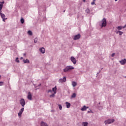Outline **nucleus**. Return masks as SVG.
Segmentation results:
<instances>
[{
  "label": "nucleus",
  "instance_id": "f257e3e1",
  "mask_svg": "<svg viewBox=\"0 0 126 126\" xmlns=\"http://www.w3.org/2000/svg\"><path fill=\"white\" fill-rule=\"evenodd\" d=\"M74 69V67L71 65L66 66L63 69V71L64 72H68L70 71V70Z\"/></svg>",
  "mask_w": 126,
  "mask_h": 126
},
{
  "label": "nucleus",
  "instance_id": "f03ea898",
  "mask_svg": "<svg viewBox=\"0 0 126 126\" xmlns=\"http://www.w3.org/2000/svg\"><path fill=\"white\" fill-rule=\"evenodd\" d=\"M100 22L101 24H99V26H101L102 28L107 26V20L105 18H103Z\"/></svg>",
  "mask_w": 126,
  "mask_h": 126
},
{
  "label": "nucleus",
  "instance_id": "7ed1b4c3",
  "mask_svg": "<svg viewBox=\"0 0 126 126\" xmlns=\"http://www.w3.org/2000/svg\"><path fill=\"white\" fill-rule=\"evenodd\" d=\"M115 122L114 119H108L104 122L105 125H110V124H113Z\"/></svg>",
  "mask_w": 126,
  "mask_h": 126
},
{
  "label": "nucleus",
  "instance_id": "20e7f679",
  "mask_svg": "<svg viewBox=\"0 0 126 126\" xmlns=\"http://www.w3.org/2000/svg\"><path fill=\"white\" fill-rule=\"evenodd\" d=\"M20 104L23 107H24V106H25V105L26 104V102H25V100L24 99V98H22L20 100Z\"/></svg>",
  "mask_w": 126,
  "mask_h": 126
},
{
  "label": "nucleus",
  "instance_id": "39448f33",
  "mask_svg": "<svg viewBox=\"0 0 126 126\" xmlns=\"http://www.w3.org/2000/svg\"><path fill=\"white\" fill-rule=\"evenodd\" d=\"M0 15L3 21H5L6 19H7V18H5V15L4 14L2 13L1 12L0 13Z\"/></svg>",
  "mask_w": 126,
  "mask_h": 126
},
{
  "label": "nucleus",
  "instance_id": "423d86ee",
  "mask_svg": "<svg viewBox=\"0 0 126 126\" xmlns=\"http://www.w3.org/2000/svg\"><path fill=\"white\" fill-rule=\"evenodd\" d=\"M81 37V35L80 34H78L74 36L73 40H79V39H80Z\"/></svg>",
  "mask_w": 126,
  "mask_h": 126
},
{
  "label": "nucleus",
  "instance_id": "0eeeda50",
  "mask_svg": "<svg viewBox=\"0 0 126 126\" xmlns=\"http://www.w3.org/2000/svg\"><path fill=\"white\" fill-rule=\"evenodd\" d=\"M70 61L73 63V64H76V59L73 57H71Z\"/></svg>",
  "mask_w": 126,
  "mask_h": 126
},
{
  "label": "nucleus",
  "instance_id": "6e6552de",
  "mask_svg": "<svg viewBox=\"0 0 126 126\" xmlns=\"http://www.w3.org/2000/svg\"><path fill=\"white\" fill-rule=\"evenodd\" d=\"M66 81V78L64 77L63 78H61L59 79V82L63 83V82H65Z\"/></svg>",
  "mask_w": 126,
  "mask_h": 126
},
{
  "label": "nucleus",
  "instance_id": "1a4fd4ad",
  "mask_svg": "<svg viewBox=\"0 0 126 126\" xmlns=\"http://www.w3.org/2000/svg\"><path fill=\"white\" fill-rule=\"evenodd\" d=\"M27 98L29 100H32V94L30 92L28 93Z\"/></svg>",
  "mask_w": 126,
  "mask_h": 126
},
{
  "label": "nucleus",
  "instance_id": "9d476101",
  "mask_svg": "<svg viewBox=\"0 0 126 126\" xmlns=\"http://www.w3.org/2000/svg\"><path fill=\"white\" fill-rule=\"evenodd\" d=\"M120 63L123 65H124V64H126V59H124L123 60H122L121 61H120Z\"/></svg>",
  "mask_w": 126,
  "mask_h": 126
},
{
  "label": "nucleus",
  "instance_id": "9b49d317",
  "mask_svg": "<svg viewBox=\"0 0 126 126\" xmlns=\"http://www.w3.org/2000/svg\"><path fill=\"white\" fill-rule=\"evenodd\" d=\"M89 107L84 105L81 110V111H86V110H87V109H89Z\"/></svg>",
  "mask_w": 126,
  "mask_h": 126
},
{
  "label": "nucleus",
  "instance_id": "f8f14e48",
  "mask_svg": "<svg viewBox=\"0 0 126 126\" xmlns=\"http://www.w3.org/2000/svg\"><path fill=\"white\" fill-rule=\"evenodd\" d=\"M39 51L41 54H45V48L44 47L40 48Z\"/></svg>",
  "mask_w": 126,
  "mask_h": 126
},
{
  "label": "nucleus",
  "instance_id": "ddd939ff",
  "mask_svg": "<svg viewBox=\"0 0 126 126\" xmlns=\"http://www.w3.org/2000/svg\"><path fill=\"white\" fill-rule=\"evenodd\" d=\"M40 126H48V124L42 121L40 123Z\"/></svg>",
  "mask_w": 126,
  "mask_h": 126
},
{
  "label": "nucleus",
  "instance_id": "4468645a",
  "mask_svg": "<svg viewBox=\"0 0 126 126\" xmlns=\"http://www.w3.org/2000/svg\"><path fill=\"white\" fill-rule=\"evenodd\" d=\"M52 91L54 92V94H57V86L52 88Z\"/></svg>",
  "mask_w": 126,
  "mask_h": 126
},
{
  "label": "nucleus",
  "instance_id": "2eb2a0df",
  "mask_svg": "<svg viewBox=\"0 0 126 126\" xmlns=\"http://www.w3.org/2000/svg\"><path fill=\"white\" fill-rule=\"evenodd\" d=\"M23 62H24V63H30V61L28 59H26V60L24 59Z\"/></svg>",
  "mask_w": 126,
  "mask_h": 126
},
{
  "label": "nucleus",
  "instance_id": "dca6fc26",
  "mask_svg": "<svg viewBox=\"0 0 126 126\" xmlns=\"http://www.w3.org/2000/svg\"><path fill=\"white\" fill-rule=\"evenodd\" d=\"M65 104H66V108H67V109H68V108H70V106H71L70 103L68 102H66Z\"/></svg>",
  "mask_w": 126,
  "mask_h": 126
},
{
  "label": "nucleus",
  "instance_id": "f3484780",
  "mask_svg": "<svg viewBox=\"0 0 126 126\" xmlns=\"http://www.w3.org/2000/svg\"><path fill=\"white\" fill-rule=\"evenodd\" d=\"M72 85L73 87H75L77 85V83L75 82H72Z\"/></svg>",
  "mask_w": 126,
  "mask_h": 126
},
{
  "label": "nucleus",
  "instance_id": "a211bd4d",
  "mask_svg": "<svg viewBox=\"0 0 126 126\" xmlns=\"http://www.w3.org/2000/svg\"><path fill=\"white\" fill-rule=\"evenodd\" d=\"M117 29H118V30H122V29H124V27H122V26H118L117 27Z\"/></svg>",
  "mask_w": 126,
  "mask_h": 126
},
{
  "label": "nucleus",
  "instance_id": "6ab92c4d",
  "mask_svg": "<svg viewBox=\"0 0 126 126\" xmlns=\"http://www.w3.org/2000/svg\"><path fill=\"white\" fill-rule=\"evenodd\" d=\"M82 126H88V122H83L82 123Z\"/></svg>",
  "mask_w": 126,
  "mask_h": 126
},
{
  "label": "nucleus",
  "instance_id": "aec40b11",
  "mask_svg": "<svg viewBox=\"0 0 126 126\" xmlns=\"http://www.w3.org/2000/svg\"><path fill=\"white\" fill-rule=\"evenodd\" d=\"M85 11L86 13H88V14H89V13H90V10L88 8L86 9Z\"/></svg>",
  "mask_w": 126,
  "mask_h": 126
},
{
  "label": "nucleus",
  "instance_id": "412c9836",
  "mask_svg": "<svg viewBox=\"0 0 126 126\" xmlns=\"http://www.w3.org/2000/svg\"><path fill=\"white\" fill-rule=\"evenodd\" d=\"M3 5L2 4H0V13L1 12V9H2V7Z\"/></svg>",
  "mask_w": 126,
  "mask_h": 126
},
{
  "label": "nucleus",
  "instance_id": "4be33fe9",
  "mask_svg": "<svg viewBox=\"0 0 126 126\" xmlns=\"http://www.w3.org/2000/svg\"><path fill=\"white\" fill-rule=\"evenodd\" d=\"M76 97V94L73 93L71 95V98H75Z\"/></svg>",
  "mask_w": 126,
  "mask_h": 126
},
{
  "label": "nucleus",
  "instance_id": "5701e85b",
  "mask_svg": "<svg viewBox=\"0 0 126 126\" xmlns=\"http://www.w3.org/2000/svg\"><path fill=\"white\" fill-rule=\"evenodd\" d=\"M24 111V108L22 107L20 110L19 113H21V114H22V113H23Z\"/></svg>",
  "mask_w": 126,
  "mask_h": 126
},
{
  "label": "nucleus",
  "instance_id": "b1692460",
  "mask_svg": "<svg viewBox=\"0 0 126 126\" xmlns=\"http://www.w3.org/2000/svg\"><path fill=\"white\" fill-rule=\"evenodd\" d=\"M28 33L29 35H30L31 36L32 35V33L31 31H29L28 32Z\"/></svg>",
  "mask_w": 126,
  "mask_h": 126
},
{
  "label": "nucleus",
  "instance_id": "393cba45",
  "mask_svg": "<svg viewBox=\"0 0 126 126\" xmlns=\"http://www.w3.org/2000/svg\"><path fill=\"white\" fill-rule=\"evenodd\" d=\"M21 23H22V24H23V23H24V19H23V18H21Z\"/></svg>",
  "mask_w": 126,
  "mask_h": 126
},
{
  "label": "nucleus",
  "instance_id": "a878e982",
  "mask_svg": "<svg viewBox=\"0 0 126 126\" xmlns=\"http://www.w3.org/2000/svg\"><path fill=\"white\" fill-rule=\"evenodd\" d=\"M58 106H59V108L60 110H61H61H62V109H63V106L61 104H59Z\"/></svg>",
  "mask_w": 126,
  "mask_h": 126
},
{
  "label": "nucleus",
  "instance_id": "bb28decb",
  "mask_svg": "<svg viewBox=\"0 0 126 126\" xmlns=\"http://www.w3.org/2000/svg\"><path fill=\"white\" fill-rule=\"evenodd\" d=\"M34 42L35 43H37L38 42V38L36 37L35 38H34Z\"/></svg>",
  "mask_w": 126,
  "mask_h": 126
},
{
  "label": "nucleus",
  "instance_id": "cd10ccee",
  "mask_svg": "<svg viewBox=\"0 0 126 126\" xmlns=\"http://www.w3.org/2000/svg\"><path fill=\"white\" fill-rule=\"evenodd\" d=\"M55 94H52L50 95V98H52V97L54 98V97H55Z\"/></svg>",
  "mask_w": 126,
  "mask_h": 126
},
{
  "label": "nucleus",
  "instance_id": "c85d7f7f",
  "mask_svg": "<svg viewBox=\"0 0 126 126\" xmlns=\"http://www.w3.org/2000/svg\"><path fill=\"white\" fill-rule=\"evenodd\" d=\"M18 116H19V118H21V116L22 115V113H21L20 112H19L18 113Z\"/></svg>",
  "mask_w": 126,
  "mask_h": 126
},
{
  "label": "nucleus",
  "instance_id": "c756f323",
  "mask_svg": "<svg viewBox=\"0 0 126 126\" xmlns=\"http://www.w3.org/2000/svg\"><path fill=\"white\" fill-rule=\"evenodd\" d=\"M123 34H124V32H123L121 31H119V35L121 36L122 35H123Z\"/></svg>",
  "mask_w": 126,
  "mask_h": 126
},
{
  "label": "nucleus",
  "instance_id": "7c9ffc66",
  "mask_svg": "<svg viewBox=\"0 0 126 126\" xmlns=\"http://www.w3.org/2000/svg\"><path fill=\"white\" fill-rule=\"evenodd\" d=\"M15 61L16 63H20L19 60H18V58H16Z\"/></svg>",
  "mask_w": 126,
  "mask_h": 126
},
{
  "label": "nucleus",
  "instance_id": "2f4dec72",
  "mask_svg": "<svg viewBox=\"0 0 126 126\" xmlns=\"http://www.w3.org/2000/svg\"><path fill=\"white\" fill-rule=\"evenodd\" d=\"M48 93H53V91L49 90L48 91Z\"/></svg>",
  "mask_w": 126,
  "mask_h": 126
},
{
  "label": "nucleus",
  "instance_id": "473e14b6",
  "mask_svg": "<svg viewBox=\"0 0 126 126\" xmlns=\"http://www.w3.org/2000/svg\"><path fill=\"white\" fill-rule=\"evenodd\" d=\"M3 85V82H0V86H2Z\"/></svg>",
  "mask_w": 126,
  "mask_h": 126
},
{
  "label": "nucleus",
  "instance_id": "72a5a7b5",
  "mask_svg": "<svg viewBox=\"0 0 126 126\" xmlns=\"http://www.w3.org/2000/svg\"><path fill=\"white\" fill-rule=\"evenodd\" d=\"M91 4H92V5H94V4H95V2H91Z\"/></svg>",
  "mask_w": 126,
  "mask_h": 126
},
{
  "label": "nucleus",
  "instance_id": "f704fd0d",
  "mask_svg": "<svg viewBox=\"0 0 126 126\" xmlns=\"http://www.w3.org/2000/svg\"><path fill=\"white\" fill-rule=\"evenodd\" d=\"M115 53H113V54L111 55V57H114L115 56Z\"/></svg>",
  "mask_w": 126,
  "mask_h": 126
},
{
  "label": "nucleus",
  "instance_id": "c9c22d12",
  "mask_svg": "<svg viewBox=\"0 0 126 126\" xmlns=\"http://www.w3.org/2000/svg\"><path fill=\"white\" fill-rule=\"evenodd\" d=\"M91 112H92V110H90V111H88V113L89 114V113H91Z\"/></svg>",
  "mask_w": 126,
  "mask_h": 126
},
{
  "label": "nucleus",
  "instance_id": "e433bc0d",
  "mask_svg": "<svg viewBox=\"0 0 126 126\" xmlns=\"http://www.w3.org/2000/svg\"><path fill=\"white\" fill-rule=\"evenodd\" d=\"M119 32H120V31H119L116 32V34H119Z\"/></svg>",
  "mask_w": 126,
  "mask_h": 126
},
{
  "label": "nucleus",
  "instance_id": "4c0bfd02",
  "mask_svg": "<svg viewBox=\"0 0 126 126\" xmlns=\"http://www.w3.org/2000/svg\"><path fill=\"white\" fill-rule=\"evenodd\" d=\"M0 3H2V4H3V3H4V1H3L2 2H0Z\"/></svg>",
  "mask_w": 126,
  "mask_h": 126
},
{
  "label": "nucleus",
  "instance_id": "58836bf2",
  "mask_svg": "<svg viewBox=\"0 0 126 126\" xmlns=\"http://www.w3.org/2000/svg\"><path fill=\"white\" fill-rule=\"evenodd\" d=\"M126 24L123 27V28H126Z\"/></svg>",
  "mask_w": 126,
  "mask_h": 126
},
{
  "label": "nucleus",
  "instance_id": "ea45409f",
  "mask_svg": "<svg viewBox=\"0 0 126 126\" xmlns=\"http://www.w3.org/2000/svg\"><path fill=\"white\" fill-rule=\"evenodd\" d=\"M20 60H23V57H21Z\"/></svg>",
  "mask_w": 126,
  "mask_h": 126
},
{
  "label": "nucleus",
  "instance_id": "a19ab883",
  "mask_svg": "<svg viewBox=\"0 0 126 126\" xmlns=\"http://www.w3.org/2000/svg\"><path fill=\"white\" fill-rule=\"evenodd\" d=\"M95 1H96V0H93V2H95Z\"/></svg>",
  "mask_w": 126,
  "mask_h": 126
},
{
  "label": "nucleus",
  "instance_id": "79ce46f5",
  "mask_svg": "<svg viewBox=\"0 0 126 126\" xmlns=\"http://www.w3.org/2000/svg\"><path fill=\"white\" fill-rule=\"evenodd\" d=\"M86 0H83V1H84V2H85Z\"/></svg>",
  "mask_w": 126,
  "mask_h": 126
},
{
  "label": "nucleus",
  "instance_id": "37998d69",
  "mask_svg": "<svg viewBox=\"0 0 126 126\" xmlns=\"http://www.w3.org/2000/svg\"><path fill=\"white\" fill-rule=\"evenodd\" d=\"M38 86H41V84H40L39 85H38Z\"/></svg>",
  "mask_w": 126,
  "mask_h": 126
},
{
  "label": "nucleus",
  "instance_id": "c03bdc74",
  "mask_svg": "<svg viewBox=\"0 0 126 126\" xmlns=\"http://www.w3.org/2000/svg\"><path fill=\"white\" fill-rule=\"evenodd\" d=\"M24 56H26V54H24Z\"/></svg>",
  "mask_w": 126,
  "mask_h": 126
},
{
  "label": "nucleus",
  "instance_id": "a18cd8bd",
  "mask_svg": "<svg viewBox=\"0 0 126 126\" xmlns=\"http://www.w3.org/2000/svg\"><path fill=\"white\" fill-rule=\"evenodd\" d=\"M115 1H118V0H115Z\"/></svg>",
  "mask_w": 126,
  "mask_h": 126
},
{
  "label": "nucleus",
  "instance_id": "49530a36",
  "mask_svg": "<svg viewBox=\"0 0 126 126\" xmlns=\"http://www.w3.org/2000/svg\"><path fill=\"white\" fill-rule=\"evenodd\" d=\"M0 77H1V76L0 75Z\"/></svg>",
  "mask_w": 126,
  "mask_h": 126
},
{
  "label": "nucleus",
  "instance_id": "de8ad7c7",
  "mask_svg": "<svg viewBox=\"0 0 126 126\" xmlns=\"http://www.w3.org/2000/svg\"><path fill=\"white\" fill-rule=\"evenodd\" d=\"M65 11V10H64V11H63V12H64Z\"/></svg>",
  "mask_w": 126,
  "mask_h": 126
},
{
  "label": "nucleus",
  "instance_id": "09e8293b",
  "mask_svg": "<svg viewBox=\"0 0 126 126\" xmlns=\"http://www.w3.org/2000/svg\"><path fill=\"white\" fill-rule=\"evenodd\" d=\"M97 74H99V73H97Z\"/></svg>",
  "mask_w": 126,
  "mask_h": 126
},
{
  "label": "nucleus",
  "instance_id": "8fccbe9b",
  "mask_svg": "<svg viewBox=\"0 0 126 126\" xmlns=\"http://www.w3.org/2000/svg\"><path fill=\"white\" fill-rule=\"evenodd\" d=\"M37 86H36V87H35V88H37Z\"/></svg>",
  "mask_w": 126,
  "mask_h": 126
},
{
  "label": "nucleus",
  "instance_id": "3c124183",
  "mask_svg": "<svg viewBox=\"0 0 126 126\" xmlns=\"http://www.w3.org/2000/svg\"><path fill=\"white\" fill-rule=\"evenodd\" d=\"M125 78H126V76H125Z\"/></svg>",
  "mask_w": 126,
  "mask_h": 126
}]
</instances>
